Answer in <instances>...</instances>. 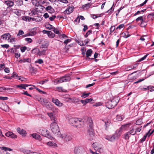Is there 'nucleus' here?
Instances as JSON below:
<instances>
[{"mask_svg":"<svg viewBox=\"0 0 154 154\" xmlns=\"http://www.w3.org/2000/svg\"><path fill=\"white\" fill-rule=\"evenodd\" d=\"M119 101L118 97H114L106 103V106L108 109H112L116 106Z\"/></svg>","mask_w":154,"mask_h":154,"instance_id":"f257e3e1","label":"nucleus"},{"mask_svg":"<svg viewBox=\"0 0 154 154\" xmlns=\"http://www.w3.org/2000/svg\"><path fill=\"white\" fill-rule=\"evenodd\" d=\"M129 125V124H128L122 125L119 129L117 130L116 131L115 134H114L113 135L117 139H118L119 137L121 136L122 133V130L123 129H124L126 127H127Z\"/></svg>","mask_w":154,"mask_h":154,"instance_id":"f03ea898","label":"nucleus"},{"mask_svg":"<svg viewBox=\"0 0 154 154\" xmlns=\"http://www.w3.org/2000/svg\"><path fill=\"white\" fill-rule=\"evenodd\" d=\"M70 80L71 78L69 75H67L61 77L59 79L57 80H55L54 82L56 84H58L63 82L69 81Z\"/></svg>","mask_w":154,"mask_h":154,"instance_id":"7ed1b4c3","label":"nucleus"},{"mask_svg":"<svg viewBox=\"0 0 154 154\" xmlns=\"http://www.w3.org/2000/svg\"><path fill=\"white\" fill-rule=\"evenodd\" d=\"M63 100L66 102L68 103H73L77 102V99L74 97L71 98L70 96L68 94L64 95L63 97Z\"/></svg>","mask_w":154,"mask_h":154,"instance_id":"20e7f679","label":"nucleus"},{"mask_svg":"<svg viewBox=\"0 0 154 154\" xmlns=\"http://www.w3.org/2000/svg\"><path fill=\"white\" fill-rule=\"evenodd\" d=\"M57 122H53L51 123L50 125L51 129L52 132L54 134H56L59 131Z\"/></svg>","mask_w":154,"mask_h":154,"instance_id":"39448f33","label":"nucleus"},{"mask_svg":"<svg viewBox=\"0 0 154 154\" xmlns=\"http://www.w3.org/2000/svg\"><path fill=\"white\" fill-rule=\"evenodd\" d=\"M80 121L77 118H70L69 119V123L72 125L76 127L78 126L79 124H80Z\"/></svg>","mask_w":154,"mask_h":154,"instance_id":"423d86ee","label":"nucleus"},{"mask_svg":"<svg viewBox=\"0 0 154 154\" xmlns=\"http://www.w3.org/2000/svg\"><path fill=\"white\" fill-rule=\"evenodd\" d=\"M39 133L41 135L45 137L48 138H49L51 137L48 130L45 128L40 129L39 130Z\"/></svg>","mask_w":154,"mask_h":154,"instance_id":"0eeeda50","label":"nucleus"},{"mask_svg":"<svg viewBox=\"0 0 154 154\" xmlns=\"http://www.w3.org/2000/svg\"><path fill=\"white\" fill-rule=\"evenodd\" d=\"M60 137L62 139L65 141L68 142L70 140L72 139L71 136L66 133L62 134L60 136Z\"/></svg>","mask_w":154,"mask_h":154,"instance_id":"6e6552de","label":"nucleus"},{"mask_svg":"<svg viewBox=\"0 0 154 154\" xmlns=\"http://www.w3.org/2000/svg\"><path fill=\"white\" fill-rule=\"evenodd\" d=\"M47 113L51 121H53V122H57V119L54 112H47Z\"/></svg>","mask_w":154,"mask_h":154,"instance_id":"1a4fd4ad","label":"nucleus"},{"mask_svg":"<svg viewBox=\"0 0 154 154\" xmlns=\"http://www.w3.org/2000/svg\"><path fill=\"white\" fill-rule=\"evenodd\" d=\"M74 8L73 5L68 6L63 12L65 14H69L72 13L74 10Z\"/></svg>","mask_w":154,"mask_h":154,"instance_id":"9d476101","label":"nucleus"},{"mask_svg":"<svg viewBox=\"0 0 154 154\" xmlns=\"http://www.w3.org/2000/svg\"><path fill=\"white\" fill-rule=\"evenodd\" d=\"M88 133L90 138L89 139L90 140H93L94 138V132L93 128H88Z\"/></svg>","mask_w":154,"mask_h":154,"instance_id":"9b49d317","label":"nucleus"},{"mask_svg":"<svg viewBox=\"0 0 154 154\" xmlns=\"http://www.w3.org/2000/svg\"><path fill=\"white\" fill-rule=\"evenodd\" d=\"M52 101L58 106L60 107L63 105V103L60 102L58 99H54V98H53L52 99Z\"/></svg>","mask_w":154,"mask_h":154,"instance_id":"f8f14e48","label":"nucleus"},{"mask_svg":"<svg viewBox=\"0 0 154 154\" xmlns=\"http://www.w3.org/2000/svg\"><path fill=\"white\" fill-rule=\"evenodd\" d=\"M5 135L8 137H10L12 138H17V136L14 134L11 131H9L5 133Z\"/></svg>","mask_w":154,"mask_h":154,"instance_id":"ddd939ff","label":"nucleus"},{"mask_svg":"<svg viewBox=\"0 0 154 154\" xmlns=\"http://www.w3.org/2000/svg\"><path fill=\"white\" fill-rule=\"evenodd\" d=\"M87 123L88 126V128H93V122L91 118H88Z\"/></svg>","mask_w":154,"mask_h":154,"instance_id":"4468645a","label":"nucleus"},{"mask_svg":"<svg viewBox=\"0 0 154 154\" xmlns=\"http://www.w3.org/2000/svg\"><path fill=\"white\" fill-rule=\"evenodd\" d=\"M45 10L49 13L52 14L54 12V9L50 6H48L46 7Z\"/></svg>","mask_w":154,"mask_h":154,"instance_id":"2eb2a0df","label":"nucleus"},{"mask_svg":"<svg viewBox=\"0 0 154 154\" xmlns=\"http://www.w3.org/2000/svg\"><path fill=\"white\" fill-rule=\"evenodd\" d=\"M17 131L18 133L21 134L23 136H25L26 134V131L23 129H21L20 128H18Z\"/></svg>","mask_w":154,"mask_h":154,"instance_id":"dca6fc26","label":"nucleus"},{"mask_svg":"<svg viewBox=\"0 0 154 154\" xmlns=\"http://www.w3.org/2000/svg\"><path fill=\"white\" fill-rule=\"evenodd\" d=\"M11 35L8 33H5L1 36L2 38L4 40H6L8 39V40L10 38Z\"/></svg>","mask_w":154,"mask_h":154,"instance_id":"f3484780","label":"nucleus"},{"mask_svg":"<svg viewBox=\"0 0 154 154\" xmlns=\"http://www.w3.org/2000/svg\"><path fill=\"white\" fill-rule=\"evenodd\" d=\"M46 49H41V48L40 51L39 49V51L38 52V54L40 56H41L43 55H45L46 54Z\"/></svg>","mask_w":154,"mask_h":154,"instance_id":"a211bd4d","label":"nucleus"},{"mask_svg":"<svg viewBox=\"0 0 154 154\" xmlns=\"http://www.w3.org/2000/svg\"><path fill=\"white\" fill-rule=\"evenodd\" d=\"M147 25V21L146 20L145 17L141 22L140 26L141 27H145Z\"/></svg>","mask_w":154,"mask_h":154,"instance_id":"6ab92c4d","label":"nucleus"},{"mask_svg":"<svg viewBox=\"0 0 154 154\" xmlns=\"http://www.w3.org/2000/svg\"><path fill=\"white\" fill-rule=\"evenodd\" d=\"M103 121L105 123V126L106 130H107L109 128L111 124V122L109 120H105Z\"/></svg>","mask_w":154,"mask_h":154,"instance_id":"aec40b11","label":"nucleus"},{"mask_svg":"<svg viewBox=\"0 0 154 154\" xmlns=\"http://www.w3.org/2000/svg\"><path fill=\"white\" fill-rule=\"evenodd\" d=\"M92 100L93 99L92 98H87L85 100H81V102L84 105H85L88 103L92 101Z\"/></svg>","mask_w":154,"mask_h":154,"instance_id":"412c9836","label":"nucleus"},{"mask_svg":"<svg viewBox=\"0 0 154 154\" xmlns=\"http://www.w3.org/2000/svg\"><path fill=\"white\" fill-rule=\"evenodd\" d=\"M32 137L36 140L40 141L42 140L41 136L39 134L36 133H34L32 134Z\"/></svg>","mask_w":154,"mask_h":154,"instance_id":"4be33fe9","label":"nucleus"},{"mask_svg":"<svg viewBox=\"0 0 154 154\" xmlns=\"http://www.w3.org/2000/svg\"><path fill=\"white\" fill-rule=\"evenodd\" d=\"M10 0L5 1L4 3L6 4L9 7H11L13 6L14 4V3L10 1Z\"/></svg>","mask_w":154,"mask_h":154,"instance_id":"5701e85b","label":"nucleus"},{"mask_svg":"<svg viewBox=\"0 0 154 154\" xmlns=\"http://www.w3.org/2000/svg\"><path fill=\"white\" fill-rule=\"evenodd\" d=\"M13 89V88H6L5 87H0V92H2L4 91L7 90V92H9Z\"/></svg>","mask_w":154,"mask_h":154,"instance_id":"b1692460","label":"nucleus"},{"mask_svg":"<svg viewBox=\"0 0 154 154\" xmlns=\"http://www.w3.org/2000/svg\"><path fill=\"white\" fill-rule=\"evenodd\" d=\"M23 11L21 10L16 9L14 13L17 16H20L21 15V14H23Z\"/></svg>","mask_w":154,"mask_h":154,"instance_id":"393cba45","label":"nucleus"},{"mask_svg":"<svg viewBox=\"0 0 154 154\" xmlns=\"http://www.w3.org/2000/svg\"><path fill=\"white\" fill-rule=\"evenodd\" d=\"M37 28V27H35L30 30V33H31V35L33 36L36 34Z\"/></svg>","mask_w":154,"mask_h":154,"instance_id":"a878e982","label":"nucleus"},{"mask_svg":"<svg viewBox=\"0 0 154 154\" xmlns=\"http://www.w3.org/2000/svg\"><path fill=\"white\" fill-rule=\"evenodd\" d=\"M81 148L79 146H76L75 148L74 152L75 154H80Z\"/></svg>","mask_w":154,"mask_h":154,"instance_id":"bb28decb","label":"nucleus"},{"mask_svg":"<svg viewBox=\"0 0 154 154\" xmlns=\"http://www.w3.org/2000/svg\"><path fill=\"white\" fill-rule=\"evenodd\" d=\"M91 4L90 3H88L87 4L83 5L82 8L84 10H86L89 9L91 6Z\"/></svg>","mask_w":154,"mask_h":154,"instance_id":"cd10ccee","label":"nucleus"},{"mask_svg":"<svg viewBox=\"0 0 154 154\" xmlns=\"http://www.w3.org/2000/svg\"><path fill=\"white\" fill-rule=\"evenodd\" d=\"M31 61L30 60L29 58L23 59L20 60L19 62L20 63H25L26 62L29 63Z\"/></svg>","mask_w":154,"mask_h":154,"instance_id":"c85d7f7f","label":"nucleus"},{"mask_svg":"<svg viewBox=\"0 0 154 154\" xmlns=\"http://www.w3.org/2000/svg\"><path fill=\"white\" fill-rule=\"evenodd\" d=\"M40 100H41V104L43 106H46V104L48 103L47 100L45 99H42L41 98L40 99Z\"/></svg>","mask_w":154,"mask_h":154,"instance_id":"c756f323","label":"nucleus"},{"mask_svg":"<svg viewBox=\"0 0 154 154\" xmlns=\"http://www.w3.org/2000/svg\"><path fill=\"white\" fill-rule=\"evenodd\" d=\"M92 53V51L91 49L88 50L86 53V56L87 57H88L91 55Z\"/></svg>","mask_w":154,"mask_h":154,"instance_id":"7c9ffc66","label":"nucleus"},{"mask_svg":"<svg viewBox=\"0 0 154 154\" xmlns=\"http://www.w3.org/2000/svg\"><path fill=\"white\" fill-rule=\"evenodd\" d=\"M47 35L48 36L51 38H54L55 36V34L49 31L47 33Z\"/></svg>","mask_w":154,"mask_h":154,"instance_id":"2f4dec72","label":"nucleus"},{"mask_svg":"<svg viewBox=\"0 0 154 154\" xmlns=\"http://www.w3.org/2000/svg\"><path fill=\"white\" fill-rule=\"evenodd\" d=\"M2 150H4V151L7 152V151H11L12 149L10 148L7 147H6L2 146L0 148Z\"/></svg>","mask_w":154,"mask_h":154,"instance_id":"473e14b6","label":"nucleus"},{"mask_svg":"<svg viewBox=\"0 0 154 154\" xmlns=\"http://www.w3.org/2000/svg\"><path fill=\"white\" fill-rule=\"evenodd\" d=\"M90 94V93H86L85 92H84L81 95V97L84 98H85L86 97H88Z\"/></svg>","mask_w":154,"mask_h":154,"instance_id":"72a5a7b5","label":"nucleus"},{"mask_svg":"<svg viewBox=\"0 0 154 154\" xmlns=\"http://www.w3.org/2000/svg\"><path fill=\"white\" fill-rule=\"evenodd\" d=\"M128 132L131 135H134L136 134V131L134 129V128H132V129Z\"/></svg>","mask_w":154,"mask_h":154,"instance_id":"f704fd0d","label":"nucleus"},{"mask_svg":"<svg viewBox=\"0 0 154 154\" xmlns=\"http://www.w3.org/2000/svg\"><path fill=\"white\" fill-rule=\"evenodd\" d=\"M123 118V116L120 115H118L116 117V120L118 121H122Z\"/></svg>","mask_w":154,"mask_h":154,"instance_id":"c9c22d12","label":"nucleus"},{"mask_svg":"<svg viewBox=\"0 0 154 154\" xmlns=\"http://www.w3.org/2000/svg\"><path fill=\"white\" fill-rule=\"evenodd\" d=\"M24 84H20L19 85H17L16 86V88H19L20 89H26V88L25 87Z\"/></svg>","mask_w":154,"mask_h":154,"instance_id":"e433bc0d","label":"nucleus"},{"mask_svg":"<svg viewBox=\"0 0 154 154\" xmlns=\"http://www.w3.org/2000/svg\"><path fill=\"white\" fill-rule=\"evenodd\" d=\"M37 14V11L34 9L31 11V12L29 13V14L30 16H34Z\"/></svg>","mask_w":154,"mask_h":154,"instance_id":"4c0bfd02","label":"nucleus"},{"mask_svg":"<svg viewBox=\"0 0 154 154\" xmlns=\"http://www.w3.org/2000/svg\"><path fill=\"white\" fill-rule=\"evenodd\" d=\"M149 134V132H147L146 134L143 136V137L141 139L140 141L141 143L143 142L146 140V137L148 136Z\"/></svg>","mask_w":154,"mask_h":154,"instance_id":"58836bf2","label":"nucleus"},{"mask_svg":"<svg viewBox=\"0 0 154 154\" xmlns=\"http://www.w3.org/2000/svg\"><path fill=\"white\" fill-rule=\"evenodd\" d=\"M47 144L49 146H56V144L54 143L53 142H47Z\"/></svg>","mask_w":154,"mask_h":154,"instance_id":"ea45409f","label":"nucleus"},{"mask_svg":"<svg viewBox=\"0 0 154 154\" xmlns=\"http://www.w3.org/2000/svg\"><path fill=\"white\" fill-rule=\"evenodd\" d=\"M129 134V132H128L126 133L125 134H124V136H125L124 138H125V139H126V140H128V139H129L130 136L131 135L130 134Z\"/></svg>","mask_w":154,"mask_h":154,"instance_id":"a19ab883","label":"nucleus"},{"mask_svg":"<svg viewBox=\"0 0 154 154\" xmlns=\"http://www.w3.org/2000/svg\"><path fill=\"white\" fill-rule=\"evenodd\" d=\"M93 147L95 149H98V145L97 143H95L92 144Z\"/></svg>","mask_w":154,"mask_h":154,"instance_id":"79ce46f5","label":"nucleus"},{"mask_svg":"<svg viewBox=\"0 0 154 154\" xmlns=\"http://www.w3.org/2000/svg\"><path fill=\"white\" fill-rule=\"evenodd\" d=\"M44 62V61L42 59H38L37 60H36L35 61V63H38L40 64H41L42 63H43Z\"/></svg>","mask_w":154,"mask_h":154,"instance_id":"37998d69","label":"nucleus"},{"mask_svg":"<svg viewBox=\"0 0 154 154\" xmlns=\"http://www.w3.org/2000/svg\"><path fill=\"white\" fill-rule=\"evenodd\" d=\"M148 55V54H146L144 57H142V58H140V59L138 60L137 61V62H141V61H142L143 60H145L146 58V57H147V56Z\"/></svg>","mask_w":154,"mask_h":154,"instance_id":"c03bdc74","label":"nucleus"},{"mask_svg":"<svg viewBox=\"0 0 154 154\" xmlns=\"http://www.w3.org/2000/svg\"><path fill=\"white\" fill-rule=\"evenodd\" d=\"M92 33V31L91 30H88L86 33V34L84 36L85 38H87L88 36Z\"/></svg>","mask_w":154,"mask_h":154,"instance_id":"a18cd8bd","label":"nucleus"},{"mask_svg":"<svg viewBox=\"0 0 154 154\" xmlns=\"http://www.w3.org/2000/svg\"><path fill=\"white\" fill-rule=\"evenodd\" d=\"M46 27L47 29H49L50 30L52 29L54 27L52 25L50 24L46 25Z\"/></svg>","mask_w":154,"mask_h":154,"instance_id":"49530a36","label":"nucleus"},{"mask_svg":"<svg viewBox=\"0 0 154 154\" xmlns=\"http://www.w3.org/2000/svg\"><path fill=\"white\" fill-rule=\"evenodd\" d=\"M53 30L54 33H56L57 34H60V32H59V30L57 29H56L54 27H53Z\"/></svg>","mask_w":154,"mask_h":154,"instance_id":"de8ad7c7","label":"nucleus"},{"mask_svg":"<svg viewBox=\"0 0 154 154\" xmlns=\"http://www.w3.org/2000/svg\"><path fill=\"white\" fill-rule=\"evenodd\" d=\"M18 76L16 72H14L11 76L12 78L15 77H16L17 78Z\"/></svg>","mask_w":154,"mask_h":154,"instance_id":"09e8293b","label":"nucleus"},{"mask_svg":"<svg viewBox=\"0 0 154 154\" xmlns=\"http://www.w3.org/2000/svg\"><path fill=\"white\" fill-rule=\"evenodd\" d=\"M142 123V120L141 119H139L136 122V125H141Z\"/></svg>","mask_w":154,"mask_h":154,"instance_id":"8fccbe9b","label":"nucleus"},{"mask_svg":"<svg viewBox=\"0 0 154 154\" xmlns=\"http://www.w3.org/2000/svg\"><path fill=\"white\" fill-rule=\"evenodd\" d=\"M144 17L143 16H140L139 17H138V18H137L136 19V21L137 22H138L139 21H140L141 22L142 20L144 18Z\"/></svg>","mask_w":154,"mask_h":154,"instance_id":"3c124183","label":"nucleus"},{"mask_svg":"<svg viewBox=\"0 0 154 154\" xmlns=\"http://www.w3.org/2000/svg\"><path fill=\"white\" fill-rule=\"evenodd\" d=\"M17 79L22 81H25L26 80V79L24 78L19 76Z\"/></svg>","mask_w":154,"mask_h":154,"instance_id":"603ef678","label":"nucleus"},{"mask_svg":"<svg viewBox=\"0 0 154 154\" xmlns=\"http://www.w3.org/2000/svg\"><path fill=\"white\" fill-rule=\"evenodd\" d=\"M133 69L132 66H129L125 68V70L127 71H129Z\"/></svg>","mask_w":154,"mask_h":154,"instance_id":"864d4df0","label":"nucleus"},{"mask_svg":"<svg viewBox=\"0 0 154 154\" xmlns=\"http://www.w3.org/2000/svg\"><path fill=\"white\" fill-rule=\"evenodd\" d=\"M32 2L35 6H37L39 5L38 2L36 0H32Z\"/></svg>","mask_w":154,"mask_h":154,"instance_id":"5fc2aeb1","label":"nucleus"},{"mask_svg":"<svg viewBox=\"0 0 154 154\" xmlns=\"http://www.w3.org/2000/svg\"><path fill=\"white\" fill-rule=\"evenodd\" d=\"M109 138L110 141L112 142L114 141L115 139H117L113 135L111 136H109Z\"/></svg>","mask_w":154,"mask_h":154,"instance_id":"6e6d98bb","label":"nucleus"},{"mask_svg":"<svg viewBox=\"0 0 154 154\" xmlns=\"http://www.w3.org/2000/svg\"><path fill=\"white\" fill-rule=\"evenodd\" d=\"M125 26V25L124 24H122L119 25L116 28V29H121L122 28L124 27Z\"/></svg>","mask_w":154,"mask_h":154,"instance_id":"4d7b16f0","label":"nucleus"},{"mask_svg":"<svg viewBox=\"0 0 154 154\" xmlns=\"http://www.w3.org/2000/svg\"><path fill=\"white\" fill-rule=\"evenodd\" d=\"M48 46V45L47 43H46L44 44H43L41 45L40 48H45L46 49V48H47Z\"/></svg>","mask_w":154,"mask_h":154,"instance_id":"13d9d810","label":"nucleus"},{"mask_svg":"<svg viewBox=\"0 0 154 154\" xmlns=\"http://www.w3.org/2000/svg\"><path fill=\"white\" fill-rule=\"evenodd\" d=\"M60 38H67V36L64 34L60 35L59 36Z\"/></svg>","mask_w":154,"mask_h":154,"instance_id":"bf43d9fd","label":"nucleus"},{"mask_svg":"<svg viewBox=\"0 0 154 154\" xmlns=\"http://www.w3.org/2000/svg\"><path fill=\"white\" fill-rule=\"evenodd\" d=\"M25 40L27 42L29 43H31L32 42V39L30 38H26L25 39Z\"/></svg>","mask_w":154,"mask_h":154,"instance_id":"052dcab7","label":"nucleus"},{"mask_svg":"<svg viewBox=\"0 0 154 154\" xmlns=\"http://www.w3.org/2000/svg\"><path fill=\"white\" fill-rule=\"evenodd\" d=\"M115 29V27L114 26H111L110 29V33L114 31Z\"/></svg>","mask_w":154,"mask_h":154,"instance_id":"680f3d73","label":"nucleus"},{"mask_svg":"<svg viewBox=\"0 0 154 154\" xmlns=\"http://www.w3.org/2000/svg\"><path fill=\"white\" fill-rule=\"evenodd\" d=\"M24 32L22 30H20L19 31L18 33L17 34V36H20L24 34Z\"/></svg>","mask_w":154,"mask_h":154,"instance_id":"e2e57ef3","label":"nucleus"},{"mask_svg":"<svg viewBox=\"0 0 154 154\" xmlns=\"http://www.w3.org/2000/svg\"><path fill=\"white\" fill-rule=\"evenodd\" d=\"M26 48H27L26 46H24L21 47L20 50L22 52H24L26 49Z\"/></svg>","mask_w":154,"mask_h":154,"instance_id":"0e129e2a","label":"nucleus"},{"mask_svg":"<svg viewBox=\"0 0 154 154\" xmlns=\"http://www.w3.org/2000/svg\"><path fill=\"white\" fill-rule=\"evenodd\" d=\"M102 15V14H97V15H96L95 14H93L92 15L93 16H95V17H93V18L94 19H95L97 17H101Z\"/></svg>","mask_w":154,"mask_h":154,"instance_id":"69168bd1","label":"nucleus"},{"mask_svg":"<svg viewBox=\"0 0 154 154\" xmlns=\"http://www.w3.org/2000/svg\"><path fill=\"white\" fill-rule=\"evenodd\" d=\"M8 99V98L6 97H0V100H6Z\"/></svg>","mask_w":154,"mask_h":154,"instance_id":"338daca9","label":"nucleus"},{"mask_svg":"<svg viewBox=\"0 0 154 154\" xmlns=\"http://www.w3.org/2000/svg\"><path fill=\"white\" fill-rule=\"evenodd\" d=\"M56 18V16L55 15H53L52 17H51L49 18V19L51 21H53Z\"/></svg>","mask_w":154,"mask_h":154,"instance_id":"774afa93","label":"nucleus"}]
</instances>
